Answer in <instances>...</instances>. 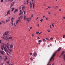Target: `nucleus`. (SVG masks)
Instances as JSON below:
<instances>
[{
    "mask_svg": "<svg viewBox=\"0 0 65 65\" xmlns=\"http://www.w3.org/2000/svg\"><path fill=\"white\" fill-rule=\"evenodd\" d=\"M39 32H36V34H39Z\"/></svg>",
    "mask_w": 65,
    "mask_h": 65,
    "instance_id": "4c0bfd02",
    "label": "nucleus"
},
{
    "mask_svg": "<svg viewBox=\"0 0 65 65\" xmlns=\"http://www.w3.org/2000/svg\"><path fill=\"white\" fill-rule=\"evenodd\" d=\"M2 40H0V43H1Z\"/></svg>",
    "mask_w": 65,
    "mask_h": 65,
    "instance_id": "0e129e2a",
    "label": "nucleus"
},
{
    "mask_svg": "<svg viewBox=\"0 0 65 65\" xmlns=\"http://www.w3.org/2000/svg\"><path fill=\"white\" fill-rule=\"evenodd\" d=\"M7 56H6L5 58V60H4V61H6V60H7Z\"/></svg>",
    "mask_w": 65,
    "mask_h": 65,
    "instance_id": "a211bd4d",
    "label": "nucleus"
},
{
    "mask_svg": "<svg viewBox=\"0 0 65 65\" xmlns=\"http://www.w3.org/2000/svg\"><path fill=\"white\" fill-rule=\"evenodd\" d=\"M20 21V19H19V20H17L16 21V23H18Z\"/></svg>",
    "mask_w": 65,
    "mask_h": 65,
    "instance_id": "2eb2a0df",
    "label": "nucleus"
},
{
    "mask_svg": "<svg viewBox=\"0 0 65 65\" xmlns=\"http://www.w3.org/2000/svg\"><path fill=\"white\" fill-rule=\"evenodd\" d=\"M14 19V18H12L11 20V22H13V21Z\"/></svg>",
    "mask_w": 65,
    "mask_h": 65,
    "instance_id": "f3484780",
    "label": "nucleus"
},
{
    "mask_svg": "<svg viewBox=\"0 0 65 65\" xmlns=\"http://www.w3.org/2000/svg\"><path fill=\"white\" fill-rule=\"evenodd\" d=\"M22 12V10H20V12Z\"/></svg>",
    "mask_w": 65,
    "mask_h": 65,
    "instance_id": "69168bd1",
    "label": "nucleus"
},
{
    "mask_svg": "<svg viewBox=\"0 0 65 65\" xmlns=\"http://www.w3.org/2000/svg\"><path fill=\"white\" fill-rule=\"evenodd\" d=\"M4 46H3V47H4V46H6V47H7L8 48V50L9 51L11 52H12V50H10L9 49V44L8 43H7L6 44V45H4V44H3Z\"/></svg>",
    "mask_w": 65,
    "mask_h": 65,
    "instance_id": "f03ea898",
    "label": "nucleus"
},
{
    "mask_svg": "<svg viewBox=\"0 0 65 65\" xmlns=\"http://www.w3.org/2000/svg\"><path fill=\"white\" fill-rule=\"evenodd\" d=\"M64 54V52L63 51L62 52L61 55V56L63 55V54Z\"/></svg>",
    "mask_w": 65,
    "mask_h": 65,
    "instance_id": "aec40b11",
    "label": "nucleus"
},
{
    "mask_svg": "<svg viewBox=\"0 0 65 65\" xmlns=\"http://www.w3.org/2000/svg\"><path fill=\"white\" fill-rule=\"evenodd\" d=\"M54 24H55V23H53L52 25V26H53V27H55V26H54Z\"/></svg>",
    "mask_w": 65,
    "mask_h": 65,
    "instance_id": "412c9836",
    "label": "nucleus"
},
{
    "mask_svg": "<svg viewBox=\"0 0 65 65\" xmlns=\"http://www.w3.org/2000/svg\"><path fill=\"white\" fill-rule=\"evenodd\" d=\"M30 55H32V53H30Z\"/></svg>",
    "mask_w": 65,
    "mask_h": 65,
    "instance_id": "09e8293b",
    "label": "nucleus"
},
{
    "mask_svg": "<svg viewBox=\"0 0 65 65\" xmlns=\"http://www.w3.org/2000/svg\"><path fill=\"white\" fill-rule=\"evenodd\" d=\"M37 26L38 27H39V24L37 25Z\"/></svg>",
    "mask_w": 65,
    "mask_h": 65,
    "instance_id": "864d4df0",
    "label": "nucleus"
},
{
    "mask_svg": "<svg viewBox=\"0 0 65 65\" xmlns=\"http://www.w3.org/2000/svg\"><path fill=\"white\" fill-rule=\"evenodd\" d=\"M24 12V14H25L26 12L24 11H23Z\"/></svg>",
    "mask_w": 65,
    "mask_h": 65,
    "instance_id": "ea45409f",
    "label": "nucleus"
},
{
    "mask_svg": "<svg viewBox=\"0 0 65 65\" xmlns=\"http://www.w3.org/2000/svg\"><path fill=\"white\" fill-rule=\"evenodd\" d=\"M44 17H45V15L43 16V18H44Z\"/></svg>",
    "mask_w": 65,
    "mask_h": 65,
    "instance_id": "13d9d810",
    "label": "nucleus"
},
{
    "mask_svg": "<svg viewBox=\"0 0 65 65\" xmlns=\"http://www.w3.org/2000/svg\"><path fill=\"white\" fill-rule=\"evenodd\" d=\"M11 39V40H12V37H9V38L7 39Z\"/></svg>",
    "mask_w": 65,
    "mask_h": 65,
    "instance_id": "ddd939ff",
    "label": "nucleus"
},
{
    "mask_svg": "<svg viewBox=\"0 0 65 65\" xmlns=\"http://www.w3.org/2000/svg\"><path fill=\"white\" fill-rule=\"evenodd\" d=\"M2 24V23L0 22V25H1Z\"/></svg>",
    "mask_w": 65,
    "mask_h": 65,
    "instance_id": "338daca9",
    "label": "nucleus"
},
{
    "mask_svg": "<svg viewBox=\"0 0 65 65\" xmlns=\"http://www.w3.org/2000/svg\"><path fill=\"white\" fill-rule=\"evenodd\" d=\"M46 40H48V39L47 38H46Z\"/></svg>",
    "mask_w": 65,
    "mask_h": 65,
    "instance_id": "6e6d98bb",
    "label": "nucleus"
},
{
    "mask_svg": "<svg viewBox=\"0 0 65 65\" xmlns=\"http://www.w3.org/2000/svg\"><path fill=\"white\" fill-rule=\"evenodd\" d=\"M46 20L47 21V20H48V18L47 17L46 18Z\"/></svg>",
    "mask_w": 65,
    "mask_h": 65,
    "instance_id": "bb28decb",
    "label": "nucleus"
},
{
    "mask_svg": "<svg viewBox=\"0 0 65 65\" xmlns=\"http://www.w3.org/2000/svg\"><path fill=\"white\" fill-rule=\"evenodd\" d=\"M14 3H15V2H12L11 4V7H12V6H13L14 4Z\"/></svg>",
    "mask_w": 65,
    "mask_h": 65,
    "instance_id": "9b49d317",
    "label": "nucleus"
},
{
    "mask_svg": "<svg viewBox=\"0 0 65 65\" xmlns=\"http://www.w3.org/2000/svg\"><path fill=\"white\" fill-rule=\"evenodd\" d=\"M55 55H56V53H54L53 54L52 56L51 57V58H50V59L49 60V63H50L51 62V61H52V59H53V61H54L55 58H54V57H55Z\"/></svg>",
    "mask_w": 65,
    "mask_h": 65,
    "instance_id": "f257e3e1",
    "label": "nucleus"
},
{
    "mask_svg": "<svg viewBox=\"0 0 65 65\" xmlns=\"http://www.w3.org/2000/svg\"><path fill=\"white\" fill-rule=\"evenodd\" d=\"M38 44H40V43H38Z\"/></svg>",
    "mask_w": 65,
    "mask_h": 65,
    "instance_id": "052dcab7",
    "label": "nucleus"
},
{
    "mask_svg": "<svg viewBox=\"0 0 65 65\" xmlns=\"http://www.w3.org/2000/svg\"><path fill=\"white\" fill-rule=\"evenodd\" d=\"M3 2V0H1V2Z\"/></svg>",
    "mask_w": 65,
    "mask_h": 65,
    "instance_id": "8fccbe9b",
    "label": "nucleus"
},
{
    "mask_svg": "<svg viewBox=\"0 0 65 65\" xmlns=\"http://www.w3.org/2000/svg\"><path fill=\"white\" fill-rule=\"evenodd\" d=\"M38 18H39V17H38L37 18V19H36V21H37V20H38Z\"/></svg>",
    "mask_w": 65,
    "mask_h": 65,
    "instance_id": "f704fd0d",
    "label": "nucleus"
},
{
    "mask_svg": "<svg viewBox=\"0 0 65 65\" xmlns=\"http://www.w3.org/2000/svg\"><path fill=\"white\" fill-rule=\"evenodd\" d=\"M47 31L48 32H50V30H47Z\"/></svg>",
    "mask_w": 65,
    "mask_h": 65,
    "instance_id": "58836bf2",
    "label": "nucleus"
},
{
    "mask_svg": "<svg viewBox=\"0 0 65 65\" xmlns=\"http://www.w3.org/2000/svg\"><path fill=\"white\" fill-rule=\"evenodd\" d=\"M15 11H14V13H16V12H17V11H18V9H15L14 10Z\"/></svg>",
    "mask_w": 65,
    "mask_h": 65,
    "instance_id": "1a4fd4ad",
    "label": "nucleus"
},
{
    "mask_svg": "<svg viewBox=\"0 0 65 65\" xmlns=\"http://www.w3.org/2000/svg\"><path fill=\"white\" fill-rule=\"evenodd\" d=\"M47 7L48 8H51V7L48 6Z\"/></svg>",
    "mask_w": 65,
    "mask_h": 65,
    "instance_id": "a19ab883",
    "label": "nucleus"
},
{
    "mask_svg": "<svg viewBox=\"0 0 65 65\" xmlns=\"http://www.w3.org/2000/svg\"><path fill=\"white\" fill-rule=\"evenodd\" d=\"M63 59H64V60H65V54H64V55L63 56Z\"/></svg>",
    "mask_w": 65,
    "mask_h": 65,
    "instance_id": "4be33fe9",
    "label": "nucleus"
},
{
    "mask_svg": "<svg viewBox=\"0 0 65 65\" xmlns=\"http://www.w3.org/2000/svg\"><path fill=\"white\" fill-rule=\"evenodd\" d=\"M26 16H24V20H25V19H26Z\"/></svg>",
    "mask_w": 65,
    "mask_h": 65,
    "instance_id": "7c9ffc66",
    "label": "nucleus"
},
{
    "mask_svg": "<svg viewBox=\"0 0 65 65\" xmlns=\"http://www.w3.org/2000/svg\"><path fill=\"white\" fill-rule=\"evenodd\" d=\"M32 4H33V8H34V4H35V1L34 0H32Z\"/></svg>",
    "mask_w": 65,
    "mask_h": 65,
    "instance_id": "20e7f679",
    "label": "nucleus"
},
{
    "mask_svg": "<svg viewBox=\"0 0 65 65\" xmlns=\"http://www.w3.org/2000/svg\"><path fill=\"white\" fill-rule=\"evenodd\" d=\"M50 39L51 40H52V39H53V37H51L50 38Z\"/></svg>",
    "mask_w": 65,
    "mask_h": 65,
    "instance_id": "c9c22d12",
    "label": "nucleus"
},
{
    "mask_svg": "<svg viewBox=\"0 0 65 65\" xmlns=\"http://www.w3.org/2000/svg\"><path fill=\"white\" fill-rule=\"evenodd\" d=\"M2 23H3L4 24H5V22L4 21H2Z\"/></svg>",
    "mask_w": 65,
    "mask_h": 65,
    "instance_id": "c756f323",
    "label": "nucleus"
},
{
    "mask_svg": "<svg viewBox=\"0 0 65 65\" xmlns=\"http://www.w3.org/2000/svg\"><path fill=\"white\" fill-rule=\"evenodd\" d=\"M14 9V8H12V11H13V10Z\"/></svg>",
    "mask_w": 65,
    "mask_h": 65,
    "instance_id": "c85d7f7f",
    "label": "nucleus"
},
{
    "mask_svg": "<svg viewBox=\"0 0 65 65\" xmlns=\"http://www.w3.org/2000/svg\"><path fill=\"white\" fill-rule=\"evenodd\" d=\"M19 15H21V13H19Z\"/></svg>",
    "mask_w": 65,
    "mask_h": 65,
    "instance_id": "37998d69",
    "label": "nucleus"
},
{
    "mask_svg": "<svg viewBox=\"0 0 65 65\" xmlns=\"http://www.w3.org/2000/svg\"><path fill=\"white\" fill-rule=\"evenodd\" d=\"M14 25L15 27V26H16V25H15V23H14Z\"/></svg>",
    "mask_w": 65,
    "mask_h": 65,
    "instance_id": "a18cd8bd",
    "label": "nucleus"
},
{
    "mask_svg": "<svg viewBox=\"0 0 65 65\" xmlns=\"http://www.w3.org/2000/svg\"><path fill=\"white\" fill-rule=\"evenodd\" d=\"M3 44H4V45H6V44H3V46H2V47H1V48L2 49V50H3V47H4V46H5L4 47H3Z\"/></svg>",
    "mask_w": 65,
    "mask_h": 65,
    "instance_id": "f8f14e48",
    "label": "nucleus"
},
{
    "mask_svg": "<svg viewBox=\"0 0 65 65\" xmlns=\"http://www.w3.org/2000/svg\"><path fill=\"white\" fill-rule=\"evenodd\" d=\"M31 18H27V20L28 22H30V20H31Z\"/></svg>",
    "mask_w": 65,
    "mask_h": 65,
    "instance_id": "6e6552de",
    "label": "nucleus"
},
{
    "mask_svg": "<svg viewBox=\"0 0 65 65\" xmlns=\"http://www.w3.org/2000/svg\"><path fill=\"white\" fill-rule=\"evenodd\" d=\"M63 19H63L64 20H65V17H63Z\"/></svg>",
    "mask_w": 65,
    "mask_h": 65,
    "instance_id": "c03bdc74",
    "label": "nucleus"
},
{
    "mask_svg": "<svg viewBox=\"0 0 65 65\" xmlns=\"http://www.w3.org/2000/svg\"><path fill=\"white\" fill-rule=\"evenodd\" d=\"M2 38L3 39L4 38V37H2Z\"/></svg>",
    "mask_w": 65,
    "mask_h": 65,
    "instance_id": "4d7b16f0",
    "label": "nucleus"
},
{
    "mask_svg": "<svg viewBox=\"0 0 65 65\" xmlns=\"http://www.w3.org/2000/svg\"><path fill=\"white\" fill-rule=\"evenodd\" d=\"M22 9L23 11H24V10H25V6H23L22 8Z\"/></svg>",
    "mask_w": 65,
    "mask_h": 65,
    "instance_id": "0eeeda50",
    "label": "nucleus"
},
{
    "mask_svg": "<svg viewBox=\"0 0 65 65\" xmlns=\"http://www.w3.org/2000/svg\"><path fill=\"white\" fill-rule=\"evenodd\" d=\"M23 18V16H21L20 17H19V19H22Z\"/></svg>",
    "mask_w": 65,
    "mask_h": 65,
    "instance_id": "6ab92c4d",
    "label": "nucleus"
},
{
    "mask_svg": "<svg viewBox=\"0 0 65 65\" xmlns=\"http://www.w3.org/2000/svg\"><path fill=\"white\" fill-rule=\"evenodd\" d=\"M33 36H34V35H33V34H32L31 35L32 37H33Z\"/></svg>",
    "mask_w": 65,
    "mask_h": 65,
    "instance_id": "5fc2aeb1",
    "label": "nucleus"
},
{
    "mask_svg": "<svg viewBox=\"0 0 65 65\" xmlns=\"http://www.w3.org/2000/svg\"><path fill=\"white\" fill-rule=\"evenodd\" d=\"M30 29H32V27H31L30 28Z\"/></svg>",
    "mask_w": 65,
    "mask_h": 65,
    "instance_id": "e2e57ef3",
    "label": "nucleus"
},
{
    "mask_svg": "<svg viewBox=\"0 0 65 65\" xmlns=\"http://www.w3.org/2000/svg\"><path fill=\"white\" fill-rule=\"evenodd\" d=\"M11 25H12V26H13V22H11Z\"/></svg>",
    "mask_w": 65,
    "mask_h": 65,
    "instance_id": "393cba45",
    "label": "nucleus"
},
{
    "mask_svg": "<svg viewBox=\"0 0 65 65\" xmlns=\"http://www.w3.org/2000/svg\"><path fill=\"white\" fill-rule=\"evenodd\" d=\"M33 55L34 56L36 57V56H37V54L36 52H35L33 54Z\"/></svg>",
    "mask_w": 65,
    "mask_h": 65,
    "instance_id": "423d86ee",
    "label": "nucleus"
},
{
    "mask_svg": "<svg viewBox=\"0 0 65 65\" xmlns=\"http://www.w3.org/2000/svg\"><path fill=\"white\" fill-rule=\"evenodd\" d=\"M50 28H51V29H52V27H51V25H50Z\"/></svg>",
    "mask_w": 65,
    "mask_h": 65,
    "instance_id": "3c124183",
    "label": "nucleus"
},
{
    "mask_svg": "<svg viewBox=\"0 0 65 65\" xmlns=\"http://www.w3.org/2000/svg\"><path fill=\"white\" fill-rule=\"evenodd\" d=\"M41 41L40 40H38L39 42H40H40H41Z\"/></svg>",
    "mask_w": 65,
    "mask_h": 65,
    "instance_id": "cd10ccee",
    "label": "nucleus"
},
{
    "mask_svg": "<svg viewBox=\"0 0 65 65\" xmlns=\"http://www.w3.org/2000/svg\"><path fill=\"white\" fill-rule=\"evenodd\" d=\"M39 39H40V38H39V37H38V38L37 39H39Z\"/></svg>",
    "mask_w": 65,
    "mask_h": 65,
    "instance_id": "680f3d73",
    "label": "nucleus"
},
{
    "mask_svg": "<svg viewBox=\"0 0 65 65\" xmlns=\"http://www.w3.org/2000/svg\"><path fill=\"white\" fill-rule=\"evenodd\" d=\"M52 65H54V63H53Z\"/></svg>",
    "mask_w": 65,
    "mask_h": 65,
    "instance_id": "774afa93",
    "label": "nucleus"
},
{
    "mask_svg": "<svg viewBox=\"0 0 65 65\" xmlns=\"http://www.w3.org/2000/svg\"><path fill=\"white\" fill-rule=\"evenodd\" d=\"M62 48V47H59L58 49V50H57V52H59L61 50V49Z\"/></svg>",
    "mask_w": 65,
    "mask_h": 65,
    "instance_id": "9d476101",
    "label": "nucleus"
},
{
    "mask_svg": "<svg viewBox=\"0 0 65 65\" xmlns=\"http://www.w3.org/2000/svg\"><path fill=\"white\" fill-rule=\"evenodd\" d=\"M8 33H9V32L8 31H7L6 32H5L4 33V34L5 35H7Z\"/></svg>",
    "mask_w": 65,
    "mask_h": 65,
    "instance_id": "39448f33",
    "label": "nucleus"
},
{
    "mask_svg": "<svg viewBox=\"0 0 65 65\" xmlns=\"http://www.w3.org/2000/svg\"><path fill=\"white\" fill-rule=\"evenodd\" d=\"M26 2H27V4H28L29 3V1H28V0H27L26 1Z\"/></svg>",
    "mask_w": 65,
    "mask_h": 65,
    "instance_id": "5701e85b",
    "label": "nucleus"
},
{
    "mask_svg": "<svg viewBox=\"0 0 65 65\" xmlns=\"http://www.w3.org/2000/svg\"><path fill=\"white\" fill-rule=\"evenodd\" d=\"M4 52L0 51V53H1V54H2V55H4Z\"/></svg>",
    "mask_w": 65,
    "mask_h": 65,
    "instance_id": "4468645a",
    "label": "nucleus"
},
{
    "mask_svg": "<svg viewBox=\"0 0 65 65\" xmlns=\"http://www.w3.org/2000/svg\"><path fill=\"white\" fill-rule=\"evenodd\" d=\"M48 13V14H51V13H50V12H49Z\"/></svg>",
    "mask_w": 65,
    "mask_h": 65,
    "instance_id": "79ce46f5",
    "label": "nucleus"
},
{
    "mask_svg": "<svg viewBox=\"0 0 65 65\" xmlns=\"http://www.w3.org/2000/svg\"><path fill=\"white\" fill-rule=\"evenodd\" d=\"M13 47V45H11L10 46V48H12Z\"/></svg>",
    "mask_w": 65,
    "mask_h": 65,
    "instance_id": "dca6fc26",
    "label": "nucleus"
},
{
    "mask_svg": "<svg viewBox=\"0 0 65 65\" xmlns=\"http://www.w3.org/2000/svg\"><path fill=\"white\" fill-rule=\"evenodd\" d=\"M21 8H22L21 7V6H20V7H19V9H21Z\"/></svg>",
    "mask_w": 65,
    "mask_h": 65,
    "instance_id": "e433bc0d",
    "label": "nucleus"
},
{
    "mask_svg": "<svg viewBox=\"0 0 65 65\" xmlns=\"http://www.w3.org/2000/svg\"><path fill=\"white\" fill-rule=\"evenodd\" d=\"M8 20H6V22H8Z\"/></svg>",
    "mask_w": 65,
    "mask_h": 65,
    "instance_id": "603ef678",
    "label": "nucleus"
},
{
    "mask_svg": "<svg viewBox=\"0 0 65 65\" xmlns=\"http://www.w3.org/2000/svg\"><path fill=\"white\" fill-rule=\"evenodd\" d=\"M42 21H43V19H41V20H40V21L41 22H42Z\"/></svg>",
    "mask_w": 65,
    "mask_h": 65,
    "instance_id": "a878e982",
    "label": "nucleus"
},
{
    "mask_svg": "<svg viewBox=\"0 0 65 65\" xmlns=\"http://www.w3.org/2000/svg\"><path fill=\"white\" fill-rule=\"evenodd\" d=\"M30 9H32V5H31L30 6Z\"/></svg>",
    "mask_w": 65,
    "mask_h": 65,
    "instance_id": "473e14b6",
    "label": "nucleus"
},
{
    "mask_svg": "<svg viewBox=\"0 0 65 65\" xmlns=\"http://www.w3.org/2000/svg\"><path fill=\"white\" fill-rule=\"evenodd\" d=\"M30 5H32V4H31V3H30Z\"/></svg>",
    "mask_w": 65,
    "mask_h": 65,
    "instance_id": "49530a36",
    "label": "nucleus"
},
{
    "mask_svg": "<svg viewBox=\"0 0 65 65\" xmlns=\"http://www.w3.org/2000/svg\"><path fill=\"white\" fill-rule=\"evenodd\" d=\"M11 10H8L7 12V13L6 14V15H8V14H10V12H11Z\"/></svg>",
    "mask_w": 65,
    "mask_h": 65,
    "instance_id": "7ed1b4c3",
    "label": "nucleus"
},
{
    "mask_svg": "<svg viewBox=\"0 0 65 65\" xmlns=\"http://www.w3.org/2000/svg\"><path fill=\"white\" fill-rule=\"evenodd\" d=\"M30 60L31 61H33V59H32V58H30Z\"/></svg>",
    "mask_w": 65,
    "mask_h": 65,
    "instance_id": "2f4dec72",
    "label": "nucleus"
},
{
    "mask_svg": "<svg viewBox=\"0 0 65 65\" xmlns=\"http://www.w3.org/2000/svg\"><path fill=\"white\" fill-rule=\"evenodd\" d=\"M43 41H46V40H45V39H43Z\"/></svg>",
    "mask_w": 65,
    "mask_h": 65,
    "instance_id": "72a5a7b5",
    "label": "nucleus"
},
{
    "mask_svg": "<svg viewBox=\"0 0 65 65\" xmlns=\"http://www.w3.org/2000/svg\"><path fill=\"white\" fill-rule=\"evenodd\" d=\"M55 8H58V6H56L54 7Z\"/></svg>",
    "mask_w": 65,
    "mask_h": 65,
    "instance_id": "b1692460",
    "label": "nucleus"
},
{
    "mask_svg": "<svg viewBox=\"0 0 65 65\" xmlns=\"http://www.w3.org/2000/svg\"><path fill=\"white\" fill-rule=\"evenodd\" d=\"M42 33V32H40V33H39V35H40V34H41V33Z\"/></svg>",
    "mask_w": 65,
    "mask_h": 65,
    "instance_id": "de8ad7c7",
    "label": "nucleus"
},
{
    "mask_svg": "<svg viewBox=\"0 0 65 65\" xmlns=\"http://www.w3.org/2000/svg\"><path fill=\"white\" fill-rule=\"evenodd\" d=\"M65 35H63V38H64V37H65Z\"/></svg>",
    "mask_w": 65,
    "mask_h": 65,
    "instance_id": "bf43d9fd",
    "label": "nucleus"
}]
</instances>
